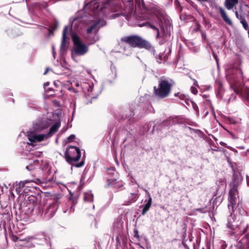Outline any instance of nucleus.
<instances>
[{
    "mask_svg": "<svg viewBox=\"0 0 249 249\" xmlns=\"http://www.w3.org/2000/svg\"><path fill=\"white\" fill-rule=\"evenodd\" d=\"M241 148L243 149H244V147H241Z\"/></svg>",
    "mask_w": 249,
    "mask_h": 249,
    "instance_id": "obj_57",
    "label": "nucleus"
},
{
    "mask_svg": "<svg viewBox=\"0 0 249 249\" xmlns=\"http://www.w3.org/2000/svg\"><path fill=\"white\" fill-rule=\"evenodd\" d=\"M207 114H208V111H207V112L206 113V114L207 115Z\"/></svg>",
    "mask_w": 249,
    "mask_h": 249,
    "instance_id": "obj_60",
    "label": "nucleus"
},
{
    "mask_svg": "<svg viewBox=\"0 0 249 249\" xmlns=\"http://www.w3.org/2000/svg\"><path fill=\"white\" fill-rule=\"evenodd\" d=\"M126 43L132 47H138L140 48L149 49L151 48L150 43L147 41L143 39L138 36H130L122 37L121 38L120 45L122 43Z\"/></svg>",
    "mask_w": 249,
    "mask_h": 249,
    "instance_id": "obj_10",
    "label": "nucleus"
},
{
    "mask_svg": "<svg viewBox=\"0 0 249 249\" xmlns=\"http://www.w3.org/2000/svg\"><path fill=\"white\" fill-rule=\"evenodd\" d=\"M36 243L37 244H42V243H40V242H36Z\"/></svg>",
    "mask_w": 249,
    "mask_h": 249,
    "instance_id": "obj_56",
    "label": "nucleus"
},
{
    "mask_svg": "<svg viewBox=\"0 0 249 249\" xmlns=\"http://www.w3.org/2000/svg\"><path fill=\"white\" fill-rule=\"evenodd\" d=\"M42 239L43 241H45V240H46V238L44 237V236H42Z\"/></svg>",
    "mask_w": 249,
    "mask_h": 249,
    "instance_id": "obj_51",
    "label": "nucleus"
},
{
    "mask_svg": "<svg viewBox=\"0 0 249 249\" xmlns=\"http://www.w3.org/2000/svg\"><path fill=\"white\" fill-rule=\"evenodd\" d=\"M174 84V81L166 79H160L159 82L158 87H154V94L159 98H164L167 97Z\"/></svg>",
    "mask_w": 249,
    "mask_h": 249,
    "instance_id": "obj_9",
    "label": "nucleus"
},
{
    "mask_svg": "<svg viewBox=\"0 0 249 249\" xmlns=\"http://www.w3.org/2000/svg\"><path fill=\"white\" fill-rule=\"evenodd\" d=\"M75 135L73 134L71 135L68 138L69 141L71 142L72 140H73L75 138Z\"/></svg>",
    "mask_w": 249,
    "mask_h": 249,
    "instance_id": "obj_41",
    "label": "nucleus"
},
{
    "mask_svg": "<svg viewBox=\"0 0 249 249\" xmlns=\"http://www.w3.org/2000/svg\"><path fill=\"white\" fill-rule=\"evenodd\" d=\"M246 178H247V185L249 186V177L248 175H247V176H246Z\"/></svg>",
    "mask_w": 249,
    "mask_h": 249,
    "instance_id": "obj_46",
    "label": "nucleus"
},
{
    "mask_svg": "<svg viewBox=\"0 0 249 249\" xmlns=\"http://www.w3.org/2000/svg\"><path fill=\"white\" fill-rule=\"evenodd\" d=\"M13 240L16 242L15 245V249H21L20 247L24 245V242H26L27 241L32 240H37V238L34 237H28L27 238H25L23 239H19L18 237L14 236L12 237Z\"/></svg>",
    "mask_w": 249,
    "mask_h": 249,
    "instance_id": "obj_19",
    "label": "nucleus"
},
{
    "mask_svg": "<svg viewBox=\"0 0 249 249\" xmlns=\"http://www.w3.org/2000/svg\"><path fill=\"white\" fill-rule=\"evenodd\" d=\"M81 156L80 149L75 146H69L65 153L66 161L71 165L73 162L77 161L80 159Z\"/></svg>",
    "mask_w": 249,
    "mask_h": 249,
    "instance_id": "obj_11",
    "label": "nucleus"
},
{
    "mask_svg": "<svg viewBox=\"0 0 249 249\" xmlns=\"http://www.w3.org/2000/svg\"><path fill=\"white\" fill-rule=\"evenodd\" d=\"M51 89H51V88H49V89H48V90H51Z\"/></svg>",
    "mask_w": 249,
    "mask_h": 249,
    "instance_id": "obj_59",
    "label": "nucleus"
},
{
    "mask_svg": "<svg viewBox=\"0 0 249 249\" xmlns=\"http://www.w3.org/2000/svg\"><path fill=\"white\" fill-rule=\"evenodd\" d=\"M138 190H137V192L133 193H130L129 196L128 198V202L129 203H132L135 202L137 201L138 198L140 196V194L138 193Z\"/></svg>",
    "mask_w": 249,
    "mask_h": 249,
    "instance_id": "obj_25",
    "label": "nucleus"
},
{
    "mask_svg": "<svg viewBox=\"0 0 249 249\" xmlns=\"http://www.w3.org/2000/svg\"><path fill=\"white\" fill-rule=\"evenodd\" d=\"M71 38L73 45L71 50V57L73 59L77 56L84 55L89 52L88 45L82 43L81 39L78 35L76 33H73Z\"/></svg>",
    "mask_w": 249,
    "mask_h": 249,
    "instance_id": "obj_8",
    "label": "nucleus"
},
{
    "mask_svg": "<svg viewBox=\"0 0 249 249\" xmlns=\"http://www.w3.org/2000/svg\"><path fill=\"white\" fill-rule=\"evenodd\" d=\"M235 15L236 16V17L240 20V16H242L241 15H239L237 11L235 12Z\"/></svg>",
    "mask_w": 249,
    "mask_h": 249,
    "instance_id": "obj_43",
    "label": "nucleus"
},
{
    "mask_svg": "<svg viewBox=\"0 0 249 249\" xmlns=\"http://www.w3.org/2000/svg\"><path fill=\"white\" fill-rule=\"evenodd\" d=\"M240 20L244 29L246 30H248V24L246 19L243 17L242 16H240Z\"/></svg>",
    "mask_w": 249,
    "mask_h": 249,
    "instance_id": "obj_30",
    "label": "nucleus"
},
{
    "mask_svg": "<svg viewBox=\"0 0 249 249\" xmlns=\"http://www.w3.org/2000/svg\"><path fill=\"white\" fill-rule=\"evenodd\" d=\"M49 68H47L46 69V71L44 72V74H46L49 71Z\"/></svg>",
    "mask_w": 249,
    "mask_h": 249,
    "instance_id": "obj_49",
    "label": "nucleus"
},
{
    "mask_svg": "<svg viewBox=\"0 0 249 249\" xmlns=\"http://www.w3.org/2000/svg\"><path fill=\"white\" fill-rule=\"evenodd\" d=\"M52 178H42V179H40V181H37V183H32V184H27V186H30V187L28 188V189H29V188L30 187H33L34 186V184H37V183H47L48 182H50L52 180Z\"/></svg>",
    "mask_w": 249,
    "mask_h": 249,
    "instance_id": "obj_29",
    "label": "nucleus"
},
{
    "mask_svg": "<svg viewBox=\"0 0 249 249\" xmlns=\"http://www.w3.org/2000/svg\"><path fill=\"white\" fill-rule=\"evenodd\" d=\"M107 175L108 177L107 178H117L118 174L114 170V168L107 169Z\"/></svg>",
    "mask_w": 249,
    "mask_h": 249,
    "instance_id": "obj_28",
    "label": "nucleus"
},
{
    "mask_svg": "<svg viewBox=\"0 0 249 249\" xmlns=\"http://www.w3.org/2000/svg\"><path fill=\"white\" fill-rule=\"evenodd\" d=\"M157 61L159 63H161L163 60L162 54L160 53L156 56Z\"/></svg>",
    "mask_w": 249,
    "mask_h": 249,
    "instance_id": "obj_34",
    "label": "nucleus"
},
{
    "mask_svg": "<svg viewBox=\"0 0 249 249\" xmlns=\"http://www.w3.org/2000/svg\"><path fill=\"white\" fill-rule=\"evenodd\" d=\"M138 245L142 249H144V248L142 246H141L140 244H138Z\"/></svg>",
    "mask_w": 249,
    "mask_h": 249,
    "instance_id": "obj_50",
    "label": "nucleus"
},
{
    "mask_svg": "<svg viewBox=\"0 0 249 249\" xmlns=\"http://www.w3.org/2000/svg\"><path fill=\"white\" fill-rule=\"evenodd\" d=\"M124 183L122 180H118L117 178H107V186L120 191L124 189Z\"/></svg>",
    "mask_w": 249,
    "mask_h": 249,
    "instance_id": "obj_16",
    "label": "nucleus"
},
{
    "mask_svg": "<svg viewBox=\"0 0 249 249\" xmlns=\"http://www.w3.org/2000/svg\"><path fill=\"white\" fill-rule=\"evenodd\" d=\"M50 84L49 82H46L44 83V88L45 89V87L49 86Z\"/></svg>",
    "mask_w": 249,
    "mask_h": 249,
    "instance_id": "obj_47",
    "label": "nucleus"
},
{
    "mask_svg": "<svg viewBox=\"0 0 249 249\" xmlns=\"http://www.w3.org/2000/svg\"><path fill=\"white\" fill-rule=\"evenodd\" d=\"M163 43H164V42H163V41H160V44H162Z\"/></svg>",
    "mask_w": 249,
    "mask_h": 249,
    "instance_id": "obj_52",
    "label": "nucleus"
},
{
    "mask_svg": "<svg viewBox=\"0 0 249 249\" xmlns=\"http://www.w3.org/2000/svg\"><path fill=\"white\" fill-rule=\"evenodd\" d=\"M114 77H116V73H115V74H114Z\"/></svg>",
    "mask_w": 249,
    "mask_h": 249,
    "instance_id": "obj_55",
    "label": "nucleus"
},
{
    "mask_svg": "<svg viewBox=\"0 0 249 249\" xmlns=\"http://www.w3.org/2000/svg\"><path fill=\"white\" fill-rule=\"evenodd\" d=\"M134 237L137 238H139L140 236L139 235L138 231L137 230H135L134 231Z\"/></svg>",
    "mask_w": 249,
    "mask_h": 249,
    "instance_id": "obj_39",
    "label": "nucleus"
},
{
    "mask_svg": "<svg viewBox=\"0 0 249 249\" xmlns=\"http://www.w3.org/2000/svg\"><path fill=\"white\" fill-rule=\"evenodd\" d=\"M197 0L200 1V2H207V1H209V0Z\"/></svg>",
    "mask_w": 249,
    "mask_h": 249,
    "instance_id": "obj_48",
    "label": "nucleus"
},
{
    "mask_svg": "<svg viewBox=\"0 0 249 249\" xmlns=\"http://www.w3.org/2000/svg\"><path fill=\"white\" fill-rule=\"evenodd\" d=\"M216 84L217 85L216 97L218 98L223 100L224 101H226L227 97H226V94H227V92H225L221 82L220 81H216Z\"/></svg>",
    "mask_w": 249,
    "mask_h": 249,
    "instance_id": "obj_21",
    "label": "nucleus"
},
{
    "mask_svg": "<svg viewBox=\"0 0 249 249\" xmlns=\"http://www.w3.org/2000/svg\"><path fill=\"white\" fill-rule=\"evenodd\" d=\"M37 181H40V179L37 178L36 180L27 179L19 182H17L14 184L16 191L18 194H20L22 192L26 193L28 191H30V189H28L30 186H27V184L37 183Z\"/></svg>",
    "mask_w": 249,
    "mask_h": 249,
    "instance_id": "obj_13",
    "label": "nucleus"
},
{
    "mask_svg": "<svg viewBox=\"0 0 249 249\" xmlns=\"http://www.w3.org/2000/svg\"><path fill=\"white\" fill-rule=\"evenodd\" d=\"M84 200L85 202L92 203L93 201V194L91 191H89L84 193Z\"/></svg>",
    "mask_w": 249,
    "mask_h": 249,
    "instance_id": "obj_24",
    "label": "nucleus"
},
{
    "mask_svg": "<svg viewBox=\"0 0 249 249\" xmlns=\"http://www.w3.org/2000/svg\"><path fill=\"white\" fill-rule=\"evenodd\" d=\"M52 50H53V56L54 58H55V51H54V46L53 45L52 46Z\"/></svg>",
    "mask_w": 249,
    "mask_h": 249,
    "instance_id": "obj_42",
    "label": "nucleus"
},
{
    "mask_svg": "<svg viewBox=\"0 0 249 249\" xmlns=\"http://www.w3.org/2000/svg\"><path fill=\"white\" fill-rule=\"evenodd\" d=\"M106 3V1H101L100 0L94 1L91 2L89 5L90 9L91 10L90 14L84 17L74 16L70 18V22L71 24V28L74 30H77L81 27L83 22H85L88 26L89 20L91 19V16H94V10L101 12V7L102 4Z\"/></svg>",
    "mask_w": 249,
    "mask_h": 249,
    "instance_id": "obj_6",
    "label": "nucleus"
},
{
    "mask_svg": "<svg viewBox=\"0 0 249 249\" xmlns=\"http://www.w3.org/2000/svg\"><path fill=\"white\" fill-rule=\"evenodd\" d=\"M142 188L145 192V193H146L147 196H148V198L151 197V195H150L149 192L148 191V190H146V189L143 188L142 187Z\"/></svg>",
    "mask_w": 249,
    "mask_h": 249,
    "instance_id": "obj_40",
    "label": "nucleus"
},
{
    "mask_svg": "<svg viewBox=\"0 0 249 249\" xmlns=\"http://www.w3.org/2000/svg\"><path fill=\"white\" fill-rule=\"evenodd\" d=\"M236 249H244L243 244L240 241L237 243Z\"/></svg>",
    "mask_w": 249,
    "mask_h": 249,
    "instance_id": "obj_36",
    "label": "nucleus"
},
{
    "mask_svg": "<svg viewBox=\"0 0 249 249\" xmlns=\"http://www.w3.org/2000/svg\"><path fill=\"white\" fill-rule=\"evenodd\" d=\"M72 87L75 86L78 88L77 89H73L74 92H78L80 90L83 92L84 96L86 99L87 104L91 103L93 99H95L101 93L100 91L98 93H93V84L88 82L81 83L76 80L73 81L71 83Z\"/></svg>",
    "mask_w": 249,
    "mask_h": 249,
    "instance_id": "obj_7",
    "label": "nucleus"
},
{
    "mask_svg": "<svg viewBox=\"0 0 249 249\" xmlns=\"http://www.w3.org/2000/svg\"><path fill=\"white\" fill-rule=\"evenodd\" d=\"M192 79L194 81V85L195 86H198L197 81L196 79H192Z\"/></svg>",
    "mask_w": 249,
    "mask_h": 249,
    "instance_id": "obj_44",
    "label": "nucleus"
},
{
    "mask_svg": "<svg viewBox=\"0 0 249 249\" xmlns=\"http://www.w3.org/2000/svg\"><path fill=\"white\" fill-rule=\"evenodd\" d=\"M152 197L148 198V199L146 202V204H145L143 206L142 210V215L145 214L150 209L151 204H152Z\"/></svg>",
    "mask_w": 249,
    "mask_h": 249,
    "instance_id": "obj_27",
    "label": "nucleus"
},
{
    "mask_svg": "<svg viewBox=\"0 0 249 249\" xmlns=\"http://www.w3.org/2000/svg\"><path fill=\"white\" fill-rule=\"evenodd\" d=\"M124 222L121 218H117L113 227V232L116 235V240L119 239V236L124 233Z\"/></svg>",
    "mask_w": 249,
    "mask_h": 249,
    "instance_id": "obj_14",
    "label": "nucleus"
},
{
    "mask_svg": "<svg viewBox=\"0 0 249 249\" xmlns=\"http://www.w3.org/2000/svg\"><path fill=\"white\" fill-rule=\"evenodd\" d=\"M58 207V204L56 201H53L48 205L44 214V218L48 220L53 217Z\"/></svg>",
    "mask_w": 249,
    "mask_h": 249,
    "instance_id": "obj_15",
    "label": "nucleus"
},
{
    "mask_svg": "<svg viewBox=\"0 0 249 249\" xmlns=\"http://www.w3.org/2000/svg\"><path fill=\"white\" fill-rule=\"evenodd\" d=\"M92 208H93V209H94V206L93 204H92Z\"/></svg>",
    "mask_w": 249,
    "mask_h": 249,
    "instance_id": "obj_58",
    "label": "nucleus"
},
{
    "mask_svg": "<svg viewBox=\"0 0 249 249\" xmlns=\"http://www.w3.org/2000/svg\"><path fill=\"white\" fill-rule=\"evenodd\" d=\"M60 124V118L57 113L48 114L46 118L34 124V131L27 132L28 140L32 143L46 140L57 131Z\"/></svg>",
    "mask_w": 249,
    "mask_h": 249,
    "instance_id": "obj_2",
    "label": "nucleus"
},
{
    "mask_svg": "<svg viewBox=\"0 0 249 249\" xmlns=\"http://www.w3.org/2000/svg\"><path fill=\"white\" fill-rule=\"evenodd\" d=\"M238 3V0H225V6L228 10H231Z\"/></svg>",
    "mask_w": 249,
    "mask_h": 249,
    "instance_id": "obj_26",
    "label": "nucleus"
},
{
    "mask_svg": "<svg viewBox=\"0 0 249 249\" xmlns=\"http://www.w3.org/2000/svg\"><path fill=\"white\" fill-rule=\"evenodd\" d=\"M134 114H130V116H133Z\"/></svg>",
    "mask_w": 249,
    "mask_h": 249,
    "instance_id": "obj_61",
    "label": "nucleus"
},
{
    "mask_svg": "<svg viewBox=\"0 0 249 249\" xmlns=\"http://www.w3.org/2000/svg\"><path fill=\"white\" fill-rule=\"evenodd\" d=\"M218 9L219 11V13L221 15V16L222 18H223V20L225 23H226L227 24L232 26V22L231 19L227 16L225 11L221 7H218Z\"/></svg>",
    "mask_w": 249,
    "mask_h": 249,
    "instance_id": "obj_23",
    "label": "nucleus"
},
{
    "mask_svg": "<svg viewBox=\"0 0 249 249\" xmlns=\"http://www.w3.org/2000/svg\"><path fill=\"white\" fill-rule=\"evenodd\" d=\"M228 208L230 212V216L228 217L227 227L230 229V234L235 236L242 235L247 231L248 224L241 220H237L238 216L234 212H238L240 214H243L244 210L239 198L236 196H229Z\"/></svg>",
    "mask_w": 249,
    "mask_h": 249,
    "instance_id": "obj_3",
    "label": "nucleus"
},
{
    "mask_svg": "<svg viewBox=\"0 0 249 249\" xmlns=\"http://www.w3.org/2000/svg\"><path fill=\"white\" fill-rule=\"evenodd\" d=\"M236 99V95L235 94H231L229 98L227 97V103H230L231 101H234Z\"/></svg>",
    "mask_w": 249,
    "mask_h": 249,
    "instance_id": "obj_33",
    "label": "nucleus"
},
{
    "mask_svg": "<svg viewBox=\"0 0 249 249\" xmlns=\"http://www.w3.org/2000/svg\"><path fill=\"white\" fill-rule=\"evenodd\" d=\"M211 108H212V110H213V107L212 106H211Z\"/></svg>",
    "mask_w": 249,
    "mask_h": 249,
    "instance_id": "obj_53",
    "label": "nucleus"
},
{
    "mask_svg": "<svg viewBox=\"0 0 249 249\" xmlns=\"http://www.w3.org/2000/svg\"><path fill=\"white\" fill-rule=\"evenodd\" d=\"M241 8L245 11V14H249V6L247 4L242 6Z\"/></svg>",
    "mask_w": 249,
    "mask_h": 249,
    "instance_id": "obj_32",
    "label": "nucleus"
},
{
    "mask_svg": "<svg viewBox=\"0 0 249 249\" xmlns=\"http://www.w3.org/2000/svg\"><path fill=\"white\" fill-rule=\"evenodd\" d=\"M84 163H85V161H84V159H82V160L79 163H76L74 165H72V166H74L75 167H76L77 168H79V167H82L84 165Z\"/></svg>",
    "mask_w": 249,
    "mask_h": 249,
    "instance_id": "obj_35",
    "label": "nucleus"
},
{
    "mask_svg": "<svg viewBox=\"0 0 249 249\" xmlns=\"http://www.w3.org/2000/svg\"><path fill=\"white\" fill-rule=\"evenodd\" d=\"M233 90L236 94H241L246 100H249V88L245 87H234Z\"/></svg>",
    "mask_w": 249,
    "mask_h": 249,
    "instance_id": "obj_20",
    "label": "nucleus"
},
{
    "mask_svg": "<svg viewBox=\"0 0 249 249\" xmlns=\"http://www.w3.org/2000/svg\"><path fill=\"white\" fill-rule=\"evenodd\" d=\"M155 127V126H154V127H153V130H152V132H153V131H154V130Z\"/></svg>",
    "mask_w": 249,
    "mask_h": 249,
    "instance_id": "obj_54",
    "label": "nucleus"
},
{
    "mask_svg": "<svg viewBox=\"0 0 249 249\" xmlns=\"http://www.w3.org/2000/svg\"><path fill=\"white\" fill-rule=\"evenodd\" d=\"M41 201V196L39 194L31 195L27 197L24 203L25 206H22L21 209L26 214H33L40 218L43 217L44 213L43 209L40 205Z\"/></svg>",
    "mask_w": 249,
    "mask_h": 249,
    "instance_id": "obj_5",
    "label": "nucleus"
},
{
    "mask_svg": "<svg viewBox=\"0 0 249 249\" xmlns=\"http://www.w3.org/2000/svg\"><path fill=\"white\" fill-rule=\"evenodd\" d=\"M42 163V160L40 161L38 160L35 159L29 162L28 165L26 166V169L28 171H32L36 169H40Z\"/></svg>",
    "mask_w": 249,
    "mask_h": 249,
    "instance_id": "obj_22",
    "label": "nucleus"
},
{
    "mask_svg": "<svg viewBox=\"0 0 249 249\" xmlns=\"http://www.w3.org/2000/svg\"><path fill=\"white\" fill-rule=\"evenodd\" d=\"M191 92L194 94H196L197 93V89L194 87H191Z\"/></svg>",
    "mask_w": 249,
    "mask_h": 249,
    "instance_id": "obj_37",
    "label": "nucleus"
},
{
    "mask_svg": "<svg viewBox=\"0 0 249 249\" xmlns=\"http://www.w3.org/2000/svg\"><path fill=\"white\" fill-rule=\"evenodd\" d=\"M151 29L156 31V38L160 39L162 37L160 35V31L158 26H160L161 30L165 34V30L167 32L168 29H170L171 22L169 17L163 12H160L156 14L151 18L149 21L143 24Z\"/></svg>",
    "mask_w": 249,
    "mask_h": 249,
    "instance_id": "obj_4",
    "label": "nucleus"
},
{
    "mask_svg": "<svg viewBox=\"0 0 249 249\" xmlns=\"http://www.w3.org/2000/svg\"><path fill=\"white\" fill-rule=\"evenodd\" d=\"M175 96L178 97L180 100H184L186 98V96L184 94L180 93H177L175 94Z\"/></svg>",
    "mask_w": 249,
    "mask_h": 249,
    "instance_id": "obj_31",
    "label": "nucleus"
},
{
    "mask_svg": "<svg viewBox=\"0 0 249 249\" xmlns=\"http://www.w3.org/2000/svg\"><path fill=\"white\" fill-rule=\"evenodd\" d=\"M134 2L144 7L143 0H107L102 4L101 12L94 10V16H91L88 21L89 28L87 29L86 40L88 45L93 44L99 39V30L106 25V18H116L120 16L125 17L128 19L135 14Z\"/></svg>",
    "mask_w": 249,
    "mask_h": 249,
    "instance_id": "obj_1",
    "label": "nucleus"
},
{
    "mask_svg": "<svg viewBox=\"0 0 249 249\" xmlns=\"http://www.w3.org/2000/svg\"><path fill=\"white\" fill-rule=\"evenodd\" d=\"M183 122L184 119L181 117H170L162 123V125L168 126L177 124H181L183 123Z\"/></svg>",
    "mask_w": 249,
    "mask_h": 249,
    "instance_id": "obj_18",
    "label": "nucleus"
},
{
    "mask_svg": "<svg viewBox=\"0 0 249 249\" xmlns=\"http://www.w3.org/2000/svg\"><path fill=\"white\" fill-rule=\"evenodd\" d=\"M242 180L243 177L240 173L234 172L232 180L230 184L231 189L229 191V196H236L238 188L241 184Z\"/></svg>",
    "mask_w": 249,
    "mask_h": 249,
    "instance_id": "obj_12",
    "label": "nucleus"
},
{
    "mask_svg": "<svg viewBox=\"0 0 249 249\" xmlns=\"http://www.w3.org/2000/svg\"><path fill=\"white\" fill-rule=\"evenodd\" d=\"M213 57L214 58L215 61H216L217 66H218V58H217V56L216 55L215 53L213 51Z\"/></svg>",
    "mask_w": 249,
    "mask_h": 249,
    "instance_id": "obj_38",
    "label": "nucleus"
},
{
    "mask_svg": "<svg viewBox=\"0 0 249 249\" xmlns=\"http://www.w3.org/2000/svg\"><path fill=\"white\" fill-rule=\"evenodd\" d=\"M69 27L66 26L63 30L62 42L60 46V52L61 54H63L67 50V46L66 45V40L69 38L68 35L69 34Z\"/></svg>",
    "mask_w": 249,
    "mask_h": 249,
    "instance_id": "obj_17",
    "label": "nucleus"
},
{
    "mask_svg": "<svg viewBox=\"0 0 249 249\" xmlns=\"http://www.w3.org/2000/svg\"><path fill=\"white\" fill-rule=\"evenodd\" d=\"M126 118H127L129 119V116H128V117H126Z\"/></svg>",
    "mask_w": 249,
    "mask_h": 249,
    "instance_id": "obj_62",
    "label": "nucleus"
},
{
    "mask_svg": "<svg viewBox=\"0 0 249 249\" xmlns=\"http://www.w3.org/2000/svg\"><path fill=\"white\" fill-rule=\"evenodd\" d=\"M221 191H222L225 190V184L224 183L222 184V186L221 187Z\"/></svg>",
    "mask_w": 249,
    "mask_h": 249,
    "instance_id": "obj_45",
    "label": "nucleus"
}]
</instances>
